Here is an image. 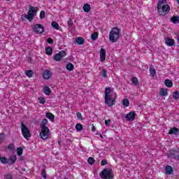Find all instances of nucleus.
I'll return each instance as SVG.
<instances>
[{"label": "nucleus", "mask_w": 179, "mask_h": 179, "mask_svg": "<svg viewBox=\"0 0 179 179\" xmlns=\"http://www.w3.org/2000/svg\"><path fill=\"white\" fill-rule=\"evenodd\" d=\"M38 11V7H34L32 6H29V10L28 11V14H22L21 15V20L24 22V20H29V22H33V19L36 17V15H37V12Z\"/></svg>", "instance_id": "obj_1"}, {"label": "nucleus", "mask_w": 179, "mask_h": 179, "mask_svg": "<svg viewBox=\"0 0 179 179\" xmlns=\"http://www.w3.org/2000/svg\"><path fill=\"white\" fill-rule=\"evenodd\" d=\"M111 88L106 87L105 89V104L108 107H112L115 104V99L111 97Z\"/></svg>", "instance_id": "obj_2"}, {"label": "nucleus", "mask_w": 179, "mask_h": 179, "mask_svg": "<svg viewBox=\"0 0 179 179\" xmlns=\"http://www.w3.org/2000/svg\"><path fill=\"white\" fill-rule=\"evenodd\" d=\"M120 38V29L117 27H114L109 33V41L111 43H117Z\"/></svg>", "instance_id": "obj_3"}, {"label": "nucleus", "mask_w": 179, "mask_h": 179, "mask_svg": "<svg viewBox=\"0 0 179 179\" xmlns=\"http://www.w3.org/2000/svg\"><path fill=\"white\" fill-rule=\"evenodd\" d=\"M99 176L102 179H114V171L111 169H104L99 173Z\"/></svg>", "instance_id": "obj_4"}, {"label": "nucleus", "mask_w": 179, "mask_h": 179, "mask_svg": "<svg viewBox=\"0 0 179 179\" xmlns=\"http://www.w3.org/2000/svg\"><path fill=\"white\" fill-rule=\"evenodd\" d=\"M157 10L160 16H166L170 13V6L169 4L157 6Z\"/></svg>", "instance_id": "obj_5"}, {"label": "nucleus", "mask_w": 179, "mask_h": 179, "mask_svg": "<svg viewBox=\"0 0 179 179\" xmlns=\"http://www.w3.org/2000/svg\"><path fill=\"white\" fill-rule=\"evenodd\" d=\"M21 132L22 134V136L25 139H27V141H29V138H31V133H30V130L29 129L27 126H26L24 123H23V122H21Z\"/></svg>", "instance_id": "obj_6"}, {"label": "nucleus", "mask_w": 179, "mask_h": 179, "mask_svg": "<svg viewBox=\"0 0 179 179\" xmlns=\"http://www.w3.org/2000/svg\"><path fill=\"white\" fill-rule=\"evenodd\" d=\"M167 157L168 159H173L174 160L179 161V148L169 150Z\"/></svg>", "instance_id": "obj_7"}, {"label": "nucleus", "mask_w": 179, "mask_h": 179, "mask_svg": "<svg viewBox=\"0 0 179 179\" xmlns=\"http://www.w3.org/2000/svg\"><path fill=\"white\" fill-rule=\"evenodd\" d=\"M33 31L36 33V34H43V33L45 31V29L44 28V25L41 24H36L34 26Z\"/></svg>", "instance_id": "obj_8"}, {"label": "nucleus", "mask_w": 179, "mask_h": 179, "mask_svg": "<svg viewBox=\"0 0 179 179\" xmlns=\"http://www.w3.org/2000/svg\"><path fill=\"white\" fill-rule=\"evenodd\" d=\"M66 55V52H65V50H61L59 53L55 55V56L53 57V59H55V61L59 62Z\"/></svg>", "instance_id": "obj_9"}, {"label": "nucleus", "mask_w": 179, "mask_h": 179, "mask_svg": "<svg viewBox=\"0 0 179 179\" xmlns=\"http://www.w3.org/2000/svg\"><path fill=\"white\" fill-rule=\"evenodd\" d=\"M40 136L41 139H43V140L48 139V136H50V129L48 128L45 130H43V129H41Z\"/></svg>", "instance_id": "obj_10"}, {"label": "nucleus", "mask_w": 179, "mask_h": 179, "mask_svg": "<svg viewBox=\"0 0 179 179\" xmlns=\"http://www.w3.org/2000/svg\"><path fill=\"white\" fill-rule=\"evenodd\" d=\"M135 117H136V113L135 111H131L126 115L125 119L127 121L132 122L135 120Z\"/></svg>", "instance_id": "obj_11"}, {"label": "nucleus", "mask_w": 179, "mask_h": 179, "mask_svg": "<svg viewBox=\"0 0 179 179\" xmlns=\"http://www.w3.org/2000/svg\"><path fill=\"white\" fill-rule=\"evenodd\" d=\"M169 135H176V136H178L179 135V129L177 127H172L170 129L169 131Z\"/></svg>", "instance_id": "obj_12"}, {"label": "nucleus", "mask_w": 179, "mask_h": 179, "mask_svg": "<svg viewBox=\"0 0 179 179\" xmlns=\"http://www.w3.org/2000/svg\"><path fill=\"white\" fill-rule=\"evenodd\" d=\"M51 76H52V73H51V71H50V70H45L43 71V78L44 79L48 80V79H50V78H51Z\"/></svg>", "instance_id": "obj_13"}, {"label": "nucleus", "mask_w": 179, "mask_h": 179, "mask_svg": "<svg viewBox=\"0 0 179 179\" xmlns=\"http://www.w3.org/2000/svg\"><path fill=\"white\" fill-rule=\"evenodd\" d=\"M165 44H166V45L169 47H173V45L176 44V42L172 38H165Z\"/></svg>", "instance_id": "obj_14"}, {"label": "nucleus", "mask_w": 179, "mask_h": 179, "mask_svg": "<svg viewBox=\"0 0 179 179\" xmlns=\"http://www.w3.org/2000/svg\"><path fill=\"white\" fill-rule=\"evenodd\" d=\"M100 61L104 62L106 61V49L101 48L100 50Z\"/></svg>", "instance_id": "obj_15"}, {"label": "nucleus", "mask_w": 179, "mask_h": 179, "mask_svg": "<svg viewBox=\"0 0 179 179\" xmlns=\"http://www.w3.org/2000/svg\"><path fill=\"white\" fill-rule=\"evenodd\" d=\"M16 160H17V157L16 155L10 157L9 159L7 160L8 164H9V166H12L14 163H16Z\"/></svg>", "instance_id": "obj_16"}, {"label": "nucleus", "mask_w": 179, "mask_h": 179, "mask_svg": "<svg viewBox=\"0 0 179 179\" xmlns=\"http://www.w3.org/2000/svg\"><path fill=\"white\" fill-rule=\"evenodd\" d=\"M173 170L171 166L168 165L165 167V174H167L168 176H171V174H173Z\"/></svg>", "instance_id": "obj_17"}, {"label": "nucleus", "mask_w": 179, "mask_h": 179, "mask_svg": "<svg viewBox=\"0 0 179 179\" xmlns=\"http://www.w3.org/2000/svg\"><path fill=\"white\" fill-rule=\"evenodd\" d=\"M48 124V120L46 118H44L42 120L41 124V128L44 131L45 129H48V127L45 126Z\"/></svg>", "instance_id": "obj_18"}, {"label": "nucleus", "mask_w": 179, "mask_h": 179, "mask_svg": "<svg viewBox=\"0 0 179 179\" xmlns=\"http://www.w3.org/2000/svg\"><path fill=\"white\" fill-rule=\"evenodd\" d=\"M171 23H173L174 24H177V23H179V15H178V16L173 15L171 18Z\"/></svg>", "instance_id": "obj_19"}, {"label": "nucleus", "mask_w": 179, "mask_h": 179, "mask_svg": "<svg viewBox=\"0 0 179 179\" xmlns=\"http://www.w3.org/2000/svg\"><path fill=\"white\" fill-rule=\"evenodd\" d=\"M43 93H45L46 96H50V94H51V88H50L48 86L44 87Z\"/></svg>", "instance_id": "obj_20"}, {"label": "nucleus", "mask_w": 179, "mask_h": 179, "mask_svg": "<svg viewBox=\"0 0 179 179\" xmlns=\"http://www.w3.org/2000/svg\"><path fill=\"white\" fill-rule=\"evenodd\" d=\"M83 9L84 12H85L86 13H88V12H90V9H91L90 4L85 3L83 7Z\"/></svg>", "instance_id": "obj_21"}, {"label": "nucleus", "mask_w": 179, "mask_h": 179, "mask_svg": "<svg viewBox=\"0 0 179 179\" xmlns=\"http://www.w3.org/2000/svg\"><path fill=\"white\" fill-rule=\"evenodd\" d=\"M76 43H77L78 45H82V44H85V39L82 37H78L76 38Z\"/></svg>", "instance_id": "obj_22"}, {"label": "nucleus", "mask_w": 179, "mask_h": 179, "mask_svg": "<svg viewBox=\"0 0 179 179\" xmlns=\"http://www.w3.org/2000/svg\"><path fill=\"white\" fill-rule=\"evenodd\" d=\"M46 118L50 120L51 122H54V119L55 118V117L51 113H46Z\"/></svg>", "instance_id": "obj_23"}, {"label": "nucleus", "mask_w": 179, "mask_h": 179, "mask_svg": "<svg viewBox=\"0 0 179 179\" xmlns=\"http://www.w3.org/2000/svg\"><path fill=\"white\" fill-rule=\"evenodd\" d=\"M164 85L167 87H173V81L169 79H166L164 80Z\"/></svg>", "instance_id": "obj_24"}, {"label": "nucleus", "mask_w": 179, "mask_h": 179, "mask_svg": "<svg viewBox=\"0 0 179 179\" xmlns=\"http://www.w3.org/2000/svg\"><path fill=\"white\" fill-rule=\"evenodd\" d=\"M150 73L152 78H155V76H156V69L153 68V65H151L150 67Z\"/></svg>", "instance_id": "obj_25"}, {"label": "nucleus", "mask_w": 179, "mask_h": 179, "mask_svg": "<svg viewBox=\"0 0 179 179\" xmlns=\"http://www.w3.org/2000/svg\"><path fill=\"white\" fill-rule=\"evenodd\" d=\"M131 83L134 85V86H138V85H139V80H138V78L136 77H133L131 78Z\"/></svg>", "instance_id": "obj_26"}, {"label": "nucleus", "mask_w": 179, "mask_h": 179, "mask_svg": "<svg viewBox=\"0 0 179 179\" xmlns=\"http://www.w3.org/2000/svg\"><path fill=\"white\" fill-rule=\"evenodd\" d=\"M45 54H47V55H52V48H51L50 46L46 48Z\"/></svg>", "instance_id": "obj_27"}, {"label": "nucleus", "mask_w": 179, "mask_h": 179, "mask_svg": "<svg viewBox=\"0 0 179 179\" xmlns=\"http://www.w3.org/2000/svg\"><path fill=\"white\" fill-rule=\"evenodd\" d=\"M159 95L162 97H165V96H167V90L164 89V88H162L161 89V92L159 93Z\"/></svg>", "instance_id": "obj_28"}, {"label": "nucleus", "mask_w": 179, "mask_h": 179, "mask_svg": "<svg viewBox=\"0 0 179 179\" xmlns=\"http://www.w3.org/2000/svg\"><path fill=\"white\" fill-rule=\"evenodd\" d=\"M74 68H75V66H74L73 64H72L71 63H69V64H67L66 66V69L67 71H72L73 69H74Z\"/></svg>", "instance_id": "obj_29"}, {"label": "nucleus", "mask_w": 179, "mask_h": 179, "mask_svg": "<svg viewBox=\"0 0 179 179\" xmlns=\"http://www.w3.org/2000/svg\"><path fill=\"white\" fill-rule=\"evenodd\" d=\"M122 106L124 107H129V100L124 99L122 100Z\"/></svg>", "instance_id": "obj_30"}, {"label": "nucleus", "mask_w": 179, "mask_h": 179, "mask_svg": "<svg viewBox=\"0 0 179 179\" xmlns=\"http://www.w3.org/2000/svg\"><path fill=\"white\" fill-rule=\"evenodd\" d=\"M91 38L93 41H96V40H97V38H99V34L97 33H93L91 35Z\"/></svg>", "instance_id": "obj_31"}, {"label": "nucleus", "mask_w": 179, "mask_h": 179, "mask_svg": "<svg viewBox=\"0 0 179 179\" xmlns=\"http://www.w3.org/2000/svg\"><path fill=\"white\" fill-rule=\"evenodd\" d=\"M0 162L3 164H8V159H6V157H5L0 156Z\"/></svg>", "instance_id": "obj_32"}, {"label": "nucleus", "mask_w": 179, "mask_h": 179, "mask_svg": "<svg viewBox=\"0 0 179 179\" xmlns=\"http://www.w3.org/2000/svg\"><path fill=\"white\" fill-rule=\"evenodd\" d=\"M52 27L56 30H59V24H58L55 21L52 22Z\"/></svg>", "instance_id": "obj_33"}, {"label": "nucleus", "mask_w": 179, "mask_h": 179, "mask_svg": "<svg viewBox=\"0 0 179 179\" xmlns=\"http://www.w3.org/2000/svg\"><path fill=\"white\" fill-rule=\"evenodd\" d=\"M76 131H80L83 130V126H82V124L78 123L76 125Z\"/></svg>", "instance_id": "obj_34"}, {"label": "nucleus", "mask_w": 179, "mask_h": 179, "mask_svg": "<svg viewBox=\"0 0 179 179\" xmlns=\"http://www.w3.org/2000/svg\"><path fill=\"white\" fill-rule=\"evenodd\" d=\"M17 156H22V155H23V148H22V147L17 149Z\"/></svg>", "instance_id": "obj_35"}, {"label": "nucleus", "mask_w": 179, "mask_h": 179, "mask_svg": "<svg viewBox=\"0 0 179 179\" xmlns=\"http://www.w3.org/2000/svg\"><path fill=\"white\" fill-rule=\"evenodd\" d=\"M173 97L175 100H178V99H179V92H178V91H176L173 93Z\"/></svg>", "instance_id": "obj_36"}, {"label": "nucleus", "mask_w": 179, "mask_h": 179, "mask_svg": "<svg viewBox=\"0 0 179 179\" xmlns=\"http://www.w3.org/2000/svg\"><path fill=\"white\" fill-rule=\"evenodd\" d=\"M164 3H167V0H159L157 6H162V5H164Z\"/></svg>", "instance_id": "obj_37"}, {"label": "nucleus", "mask_w": 179, "mask_h": 179, "mask_svg": "<svg viewBox=\"0 0 179 179\" xmlns=\"http://www.w3.org/2000/svg\"><path fill=\"white\" fill-rule=\"evenodd\" d=\"M89 164H91V166H93V164H94V158L90 157L88 158V160H87Z\"/></svg>", "instance_id": "obj_38"}, {"label": "nucleus", "mask_w": 179, "mask_h": 179, "mask_svg": "<svg viewBox=\"0 0 179 179\" xmlns=\"http://www.w3.org/2000/svg\"><path fill=\"white\" fill-rule=\"evenodd\" d=\"M26 75H27V76H28V78H31L33 76V71L27 70L26 71Z\"/></svg>", "instance_id": "obj_39"}, {"label": "nucleus", "mask_w": 179, "mask_h": 179, "mask_svg": "<svg viewBox=\"0 0 179 179\" xmlns=\"http://www.w3.org/2000/svg\"><path fill=\"white\" fill-rule=\"evenodd\" d=\"M100 75H101V76H103V78H107V70L103 69L101 71Z\"/></svg>", "instance_id": "obj_40"}, {"label": "nucleus", "mask_w": 179, "mask_h": 179, "mask_svg": "<svg viewBox=\"0 0 179 179\" xmlns=\"http://www.w3.org/2000/svg\"><path fill=\"white\" fill-rule=\"evenodd\" d=\"M4 179H13V176L10 173H6L4 175Z\"/></svg>", "instance_id": "obj_41"}, {"label": "nucleus", "mask_w": 179, "mask_h": 179, "mask_svg": "<svg viewBox=\"0 0 179 179\" xmlns=\"http://www.w3.org/2000/svg\"><path fill=\"white\" fill-rule=\"evenodd\" d=\"M40 19H44L45 17V11L41 10L39 15Z\"/></svg>", "instance_id": "obj_42"}, {"label": "nucleus", "mask_w": 179, "mask_h": 179, "mask_svg": "<svg viewBox=\"0 0 179 179\" xmlns=\"http://www.w3.org/2000/svg\"><path fill=\"white\" fill-rule=\"evenodd\" d=\"M78 120H80V121L83 120V116H82V113L80 112L76 113Z\"/></svg>", "instance_id": "obj_43"}, {"label": "nucleus", "mask_w": 179, "mask_h": 179, "mask_svg": "<svg viewBox=\"0 0 179 179\" xmlns=\"http://www.w3.org/2000/svg\"><path fill=\"white\" fill-rule=\"evenodd\" d=\"M41 176H42L43 178H44V179L47 178V173H45V169L42 170Z\"/></svg>", "instance_id": "obj_44"}, {"label": "nucleus", "mask_w": 179, "mask_h": 179, "mask_svg": "<svg viewBox=\"0 0 179 179\" xmlns=\"http://www.w3.org/2000/svg\"><path fill=\"white\" fill-rule=\"evenodd\" d=\"M38 100L40 104H44L45 103V99L44 97H40Z\"/></svg>", "instance_id": "obj_45"}, {"label": "nucleus", "mask_w": 179, "mask_h": 179, "mask_svg": "<svg viewBox=\"0 0 179 179\" xmlns=\"http://www.w3.org/2000/svg\"><path fill=\"white\" fill-rule=\"evenodd\" d=\"M67 24L69 27H72V26H73V21H72V19H69V20L67 22Z\"/></svg>", "instance_id": "obj_46"}, {"label": "nucleus", "mask_w": 179, "mask_h": 179, "mask_svg": "<svg viewBox=\"0 0 179 179\" xmlns=\"http://www.w3.org/2000/svg\"><path fill=\"white\" fill-rule=\"evenodd\" d=\"M110 124H111V120H105V125L106 127H110Z\"/></svg>", "instance_id": "obj_47"}, {"label": "nucleus", "mask_w": 179, "mask_h": 179, "mask_svg": "<svg viewBox=\"0 0 179 179\" xmlns=\"http://www.w3.org/2000/svg\"><path fill=\"white\" fill-rule=\"evenodd\" d=\"M47 42L48 43V44H54V40H52V38H48L47 39Z\"/></svg>", "instance_id": "obj_48"}, {"label": "nucleus", "mask_w": 179, "mask_h": 179, "mask_svg": "<svg viewBox=\"0 0 179 179\" xmlns=\"http://www.w3.org/2000/svg\"><path fill=\"white\" fill-rule=\"evenodd\" d=\"M101 166H106V164H108V162H107V160L103 159L101 162Z\"/></svg>", "instance_id": "obj_49"}, {"label": "nucleus", "mask_w": 179, "mask_h": 179, "mask_svg": "<svg viewBox=\"0 0 179 179\" xmlns=\"http://www.w3.org/2000/svg\"><path fill=\"white\" fill-rule=\"evenodd\" d=\"M8 148L10 149V150H15V147L13 146V144H10L8 146Z\"/></svg>", "instance_id": "obj_50"}, {"label": "nucleus", "mask_w": 179, "mask_h": 179, "mask_svg": "<svg viewBox=\"0 0 179 179\" xmlns=\"http://www.w3.org/2000/svg\"><path fill=\"white\" fill-rule=\"evenodd\" d=\"M3 133L0 134V142L3 139Z\"/></svg>", "instance_id": "obj_51"}, {"label": "nucleus", "mask_w": 179, "mask_h": 179, "mask_svg": "<svg viewBox=\"0 0 179 179\" xmlns=\"http://www.w3.org/2000/svg\"><path fill=\"white\" fill-rule=\"evenodd\" d=\"M92 132H94V131H96V127L93 125H92Z\"/></svg>", "instance_id": "obj_52"}, {"label": "nucleus", "mask_w": 179, "mask_h": 179, "mask_svg": "<svg viewBox=\"0 0 179 179\" xmlns=\"http://www.w3.org/2000/svg\"><path fill=\"white\" fill-rule=\"evenodd\" d=\"M96 135H99V136H100L101 139H104V137H103V135L99 134V133H97V134H96Z\"/></svg>", "instance_id": "obj_53"}, {"label": "nucleus", "mask_w": 179, "mask_h": 179, "mask_svg": "<svg viewBox=\"0 0 179 179\" xmlns=\"http://www.w3.org/2000/svg\"><path fill=\"white\" fill-rule=\"evenodd\" d=\"M177 41H178V43H179V36H177Z\"/></svg>", "instance_id": "obj_54"}, {"label": "nucleus", "mask_w": 179, "mask_h": 179, "mask_svg": "<svg viewBox=\"0 0 179 179\" xmlns=\"http://www.w3.org/2000/svg\"><path fill=\"white\" fill-rule=\"evenodd\" d=\"M115 99H117V93H115Z\"/></svg>", "instance_id": "obj_55"}, {"label": "nucleus", "mask_w": 179, "mask_h": 179, "mask_svg": "<svg viewBox=\"0 0 179 179\" xmlns=\"http://www.w3.org/2000/svg\"><path fill=\"white\" fill-rule=\"evenodd\" d=\"M58 143H59V144L61 143V141H58Z\"/></svg>", "instance_id": "obj_56"}, {"label": "nucleus", "mask_w": 179, "mask_h": 179, "mask_svg": "<svg viewBox=\"0 0 179 179\" xmlns=\"http://www.w3.org/2000/svg\"><path fill=\"white\" fill-rule=\"evenodd\" d=\"M7 1H9V0H7Z\"/></svg>", "instance_id": "obj_57"}]
</instances>
